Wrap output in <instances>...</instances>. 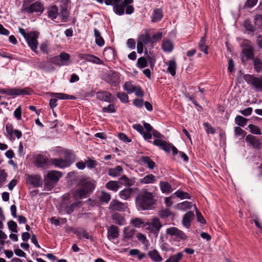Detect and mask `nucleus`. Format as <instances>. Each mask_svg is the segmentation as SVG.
<instances>
[{"label": "nucleus", "instance_id": "28", "mask_svg": "<svg viewBox=\"0 0 262 262\" xmlns=\"http://www.w3.org/2000/svg\"><path fill=\"white\" fill-rule=\"evenodd\" d=\"M135 233V229L129 227H125L123 230V238L129 239L132 238Z\"/></svg>", "mask_w": 262, "mask_h": 262}, {"label": "nucleus", "instance_id": "45", "mask_svg": "<svg viewBox=\"0 0 262 262\" xmlns=\"http://www.w3.org/2000/svg\"><path fill=\"white\" fill-rule=\"evenodd\" d=\"M111 199V195L110 193L104 191L101 192V194L100 196V200L101 202L108 203Z\"/></svg>", "mask_w": 262, "mask_h": 262}, {"label": "nucleus", "instance_id": "5", "mask_svg": "<svg viewBox=\"0 0 262 262\" xmlns=\"http://www.w3.org/2000/svg\"><path fill=\"white\" fill-rule=\"evenodd\" d=\"M244 79L248 84H251L256 90L262 92V76L256 77L247 74L244 76Z\"/></svg>", "mask_w": 262, "mask_h": 262}, {"label": "nucleus", "instance_id": "50", "mask_svg": "<svg viewBox=\"0 0 262 262\" xmlns=\"http://www.w3.org/2000/svg\"><path fill=\"white\" fill-rule=\"evenodd\" d=\"M174 194L178 198H179L181 199H190V196L187 192H185L181 190L177 191Z\"/></svg>", "mask_w": 262, "mask_h": 262}, {"label": "nucleus", "instance_id": "33", "mask_svg": "<svg viewBox=\"0 0 262 262\" xmlns=\"http://www.w3.org/2000/svg\"><path fill=\"white\" fill-rule=\"evenodd\" d=\"M162 49L165 51L170 52L173 50V46L172 42L169 40H164L162 46Z\"/></svg>", "mask_w": 262, "mask_h": 262}, {"label": "nucleus", "instance_id": "29", "mask_svg": "<svg viewBox=\"0 0 262 262\" xmlns=\"http://www.w3.org/2000/svg\"><path fill=\"white\" fill-rule=\"evenodd\" d=\"M94 31L96 43L100 47L103 46L104 44V40L101 37L100 32L96 28L94 29Z\"/></svg>", "mask_w": 262, "mask_h": 262}, {"label": "nucleus", "instance_id": "38", "mask_svg": "<svg viewBox=\"0 0 262 262\" xmlns=\"http://www.w3.org/2000/svg\"><path fill=\"white\" fill-rule=\"evenodd\" d=\"M149 256L150 258L154 261L156 262H160L162 261V258L160 255L159 254L158 252L154 250L152 251H150L149 253Z\"/></svg>", "mask_w": 262, "mask_h": 262}, {"label": "nucleus", "instance_id": "30", "mask_svg": "<svg viewBox=\"0 0 262 262\" xmlns=\"http://www.w3.org/2000/svg\"><path fill=\"white\" fill-rule=\"evenodd\" d=\"M48 16L52 19H55L58 15V8L56 6H52L48 8Z\"/></svg>", "mask_w": 262, "mask_h": 262}, {"label": "nucleus", "instance_id": "9", "mask_svg": "<svg viewBox=\"0 0 262 262\" xmlns=\"http://www.w3.org/2000/svg\"><path fill=\"white\" fill-rule=\"evenodd\" d=\"M0 93L7 94L10 96L28 95L29 93L26 89H0Z\"/></svg>", "mask_w": 262, "mask_h": 262}, {"label": "nucleus", "instance_id": "58", "mask_svg": "<svg viewBox=\"0 0 262 262\" xmlns=\"http://www.w3.org/2000/svg\"><path fill=\"white\" fill-rule=\"evenodd\" d=\"M257 3V0H246L244 6V8H251L255 6Z\"/></svg>", "mask_w": 262, "mask_h": 262}, {"label": "nucleus", "instance_id": "4", "mask_svg": "<svg viewBox=\"0 0 262 262\" xmlns=\"http://www.w3.org/2000/svg\"><path fill=\"white\" fill-rule=\"evenodd\" d=\"M31 2L29 0H24L22 7L20 9L21 12L28 13H33L34 12H39L42 13L44 11L43 5L39 2H36L29 5Z\"/></svg>", "mask_w": 262, "mask_h": 262}, {"label": "nucleus", "instance_id": "26", "mask_svg": "<svg viewBox=\"0 0 262 262\" xmlns=\"http://www.w3.org/2000/svg\"><path fill=\"white\" fill-rule=\"evenodd\" d=\"M167 64L168 66L167 72L172 76L176 75V70L177 68V63L174 59L169 60Z\"/></svg>", "mask_w": 262, "mask_h": 262}, {"label": "nucleus", "instance_id": "7", "mask_svg": "<svg viewBox=\"0 0 262 262\" xmlns=\"http://www.w3.org/2000/svg\"><path fill=\"white\" fill-rule=\"evenodd\" d=\"M166 233L171 236L175 237L178 241L186 240L187 238V236L183 231L174 227L167 228Z\"/></svg>", "mask_w": 262, "mask_h": 262}, {"label": "nucleus", "instance_id": "24", "mask_svg": "<svg viewBox=\"0 0 262 262\" xmlns=\"http://www.w3.org/2000/svg\"><path fill=\"white\" fill-rule=\"evenodd\" d=\"M157 179L155 176L149 174L145 176L144 178L140 179V183L142 184L154 183Z\"/></svg>", "mask_w": 262, "mask_h": 262}, {"label": "nucleus", "instance_id": "34", "mask_svg": "<svg viewBox=\"0 0 262 262\" xmlns=\"http://www.w3.org/2000/svg\"><path fill=\"white\" fill-rule=\"evenodd\" d=\"M124 8L125 6H123L122 3L121 4H119V3L115 4L113 6L114 11L115 13L119 15H121L124 14Z\"/></svg>", "mask_w": 262, "mask_h": 262}, {"label": "nucleus", "instance_id": "63", "mask_svg": "<svg viewBox=\"0 0 262 262\" xmlns=\"http://www.w3.org/2000/svg\"><path fill=\"white\" fill-rule=\"evenodd\" d=\"M59 58L60 61H62L61 63H68L69 64V62H67L70 58V56L69 54L65 52H62L60 54Z\"/></svg>", "mask_w": 262, "mask_h": 262}, {"label": "nucleus", "instance_id": "55", "mask_svg": "<svg viewBox=\"0 0 262 262\" xmlns=\"http://www.w3.org/2000/svg\"><path fill=\"white\" fill-rule=\"evenodd\" d=\"M234 133L236 136H241L243 138L246 135V132L244 130L237 126L234 128Z\"/></svg>", "mask_w": 262, "mask_h": 262}, {"label": "nucleus", "instance_id": "51", "mask_svg": "<svg viewBox=\"0 0 262 262\" xmlns=\"http://www.w3.org/2000/svg\"><path fill=\"white\" fill-rule=\"evenodd\" d=\"M138 40L142 41V43H144L145 44L151 42V38L148 34L141 35L139 37Z\"/></svg>", "mask_w": 262, "mask_h": 262}, {"label": "nucleus", "instance_id": "3", "mask_svg": "<svg viewBox=\"0 0 262 262\" xmlns=\"http://www.w3.org/2000/svg\"><path fill=\"white\" fill-rule=\"evenodd\" d=\"M62 177V173L59 171L52 170L48 172L45 178V188L48 190H51L55 184Z\"/></svg>", "mask_w": 262, "mask_h": 262}, {"label": "nucleus", "instance_id": "52", "mask_svg": "<svg viewBox=\"0 0 262 262\" xmlns=\"http://www.w3.org/2000/svg\"><path fill=\"white\" fill-rule=\"evenodd\" d=\"M60 16L63 22H66L69 16L67 8H62L60 10Z\"/></svg>", "mask_w": 262, "mask_h": 262}, {"label": "nucleus", "instance_id": "43", "mask_svg": "<svg viewBox=\"0 0 262 262\" xmlns=\"http://www.w3.org/2000/svg\"><path fill=\"white\" fill-rule=\"evenodd\" d=\"M87 61L92 62L93 63H95L98 64H102L103 61L98 57L89 54L88 57Z\"/></svg>", "mask_w": 262, "mask_h": 262}, {"label": "nucleus", "instance_id": "53", "mask_svg": "<svg viewBox=\"0 0 262 262\" xmlns=\"http://www.w3.org/2000/svg\"><path fill=\"white\" fill-rule=\"evenodd\" d=\"M183 256V253L180 252L176 254L171 256L169 258L171 262H179Z\"/></svg>", "mask_w": 262, "mask_h": 262}, {"label": "nucleus", "instance_id": "12", "mask_svg": "<svg viewBox=\"0 0 262 262\" xmlns=\"http://www.w3.org/2000/svg\"><path fill=\"white\" fill-rule=\"evenodd\" d=\"M80 203V201L75 202L70 205H68L67 203V200H64L61 203V207L64 209L67 214H71L76 208L79 207Z\"/></svg>", "mask_w": 262, "mask_h": 262}, {"label": "nucleus", "instance_id": "16", "mask_svg": "<svg viewBox=\"0 0 262 262\" xmlns=\"http://www.w3.org/2000/svg\"><path fill=\"white\" fill-rule=\"evenodd\" d=\"M245 140L246 141L249 143L254 148L259 149L261 147L262 144L261 142L255 136L248 135L246 136Z\"/></svg>", "mask_w": 262, "mask_h": 262}, {"label": "nucleus", "instance_id": "47", "mask_svg": "<svg viewBox=\"0 0 262 262\" xmlns=\"http://www.w3.org/2000/svg\"><path fill=\"white\" fill-rule=\"evenodd\" d=\"M205 130L208 134H214L215 132V129L208 122H205L203 124Z\"/></svg>", "mask_w": 262, "mask_h": 262}, {"label": "nucleus", "instance_id": "31", "mask_svg": "<svg viewBox=\"0 0 262 262\" xmlns=\"http://www.w3.org/2000/svg\"><path fill=\"white\" fill-rule=\"evenodd\" d=\"M160 189L163 193H170L172 191V188L167 182L161 181L159 184Z\"/></svg>", "mask_w": 262, "mask_h": 262}, {"label": "nucleus", "instance_id": "44", "mask_svg": "<svg viewBox=\"0 0 262 262\" xmlns=\"http://www.w3.org/2000/svg\"><path fill=\"white\" fill-rule=\"evenodd\" d=\"M123 87L128 94H130L133 93L136 86L133 85L130 81H127L124 83Z\"/></svg>", "mask_w": 262, "mask_h": 262}, {"label": "nucleus", "instance_id": "8", "mask_svg": "<svg viewBox=\"0 0 262 262\" xmlns=\"http://www.w3.org/2000/svg\"><path fill=\"white\" fill-rule=\"evenodd\" d=\"M104 79L111 86H116L119 83V74L116 72L110 71L105 75Z\"/></svg>", "mask_w": 262, "mask_h": 262}, {"label": "nucleus", "instance_id": "21", "mask_svg": "<svg viewBox=\"0 0 262 262\" xmlns=\"http://www.w3.org/2000/svg\"><path fill=\"white\" fill-rule=\"evenodd\" d=\"M140 162L141 164L147 165L148 167L151 169H152L156 165L155 162L148 156H142L140 158Z\"/></svg>", "mask_w": 262, "mask_h": 262}, {"label": "nucleus", "instance_id": "59", "mask_svg": "<svg viewBox=\"0 0 262 262\" xmlns=\"http://www.w3.org/2000/svg\"><path fill=\"white\" fill-rule=\"evenodd\" d=\"M116 111L115 106L113 104H109L107 107H104L102 108L103 113H112Z\"/></svg>", "mask_w": 262, "mask_h": 262}, {"label": "nucleus", "instance_id": "46", "mask_svg": "<svg viewBox=\"0 0 262 262\" xmlns=\"http://www.w3.org/2000/svg\"><path fill=\"white\" fill-rule=\"evenodd\" d=\"M137 65L140 69L144 68L147 65V60L143 57H140L137 60Z\"/></svg>", "mask_w": 262, "mask_h": 262}, {"label": "nucleus", "instance_id": "18", "mask_svg": "<svg viewBox=\"0 0 262 262\" xmlns=\"http://www.w3.org/2000/svg\"><path fill=\"white\" fill-rule=\"evenodd\" d=\"M194 213L190 211L185 213L183 217L182 224L186 228H189L191 225V222L193 219Z\"/></svg>", "mask_w": 262, "mask_h": 262}, {"label": "nucleus", "instance_id": "35", "mask_svg": "<svg viewBox=\"0 0 262 262\" xmlns=\"http://www.w3.org/2000/svg\"><path fill=\"white\" fill-rule=\"evenodd\" d=\"M206 38L205 36H203L201 38L199 44V47L201 51L204 52L205 54H208V46H206Z\"/></svg>", "mask_w": 262, "mask_h": 262}, {"label": "nucleus", "instance_id": "42", "mask_svg": "<svg viewBox=\"0 0 262 262\" xmlns=\"http://www.w3.org/2000/svg\"><path fill=\"white\" fill-rule=\"evenodd\" d=\"M171 212L169 209H162L159 211V216L162 219H166L171 215Z\"/></svg>", "mask_w": 262, "mask_h": 262}, {"label": "nucleus", "instance_id": "54", "mask_svg": "<svg viewBox=\"0 0 262 262\" xmlns=\"http://www.w3.org/2000/svg\"><path fill=\"white\" fill-rule=\"evenodd\" d=\"M117 97L123 103H127L128 101V97L125 93H118Z\"/></svg>", "mask_w": 262, "mask_h": 262}, {"label": "nucleus", "instance_id": "20", "mask_svg": "<svg viewBox=\"0 0 262 262\" xmlns=\"http://www.w3.org/2000/svg\"><path fill=\"white\" fill-rule=\"evenodd\" d=\"M34 163L38 167H45L48 164V159L45 156L39 154L36 155Z\"/></svg>", "mask_w": 262, "mask_h": 262}, {"label": "nucleus", "instance_id": "6", "mask_svg": "<svg viewBox=\"0 0 262 262\" xmlns=\"http://www.w3.org/2000/svg\"><path fill=\"white\" fill-rule=\"evenodd\" d=\"M39 33L37 32H31L29 33V35L26 38L28 46L31 50L36 53H38L36 50L38 47L37 38L38 37Z\"/></svg>", "mask_w": 262, "mask_h": 262}, {"label": "nucleus", "instance_id": "57", "mask_svg": "<svg viewBox=\"0 0 262 262\" xmlns=\"http://www.w3.org/2000/svg\"><path fill=\"white\" fill-rule=\"evenodd\" d=\"M7 174L4 170L0 169V187L3 185V184L6 181Z\"/></svg>", "mask_w": 262, "mask_h": 262}, {"label": "nucleus", "instance_id": "36", "mask_svg": "<svg viewBox=\"0 0 262 262\" xmlns=\"http://www.w3.org/2000/svg\"><path fill=\"white\" fill-rule=\"evenodd\" d=\"M243 53L247 58H250L253 56V50L251 46H245L244 47Z\"/></svg>", "mask_w": 262, "mask_h": 262}, {"label": "nucleus", "instance_id": "19", "mask_svg": "<svg viewBox=\"0 0 262 262\" xmlns=\"http://www.w3.org/2000/svg\"><path fill=\"white\" fill-rule=\"evenodd\" d=\"M70 230L74 234H76L79 239H81L82 237H84L86 239H90L91 238L89 234L83 228H79L75 229L71 228Z\"/></svg>", "mask_w": 262, "mask_h": 262}, {"label": "nucleus", "instance_id": "17", "mask_svg": "<svg viewBox=\"0 0 262 262\" xmlns=\"http://www.w3.org/2000/svg\"><path fill=\"white\" fill-rule=\"evenodd\" d=\"M152 143L157 146L161 147L163 150L166 152H169L170 151L172 145L167 143L165 141H163L161 139L155 140Z\"/></svg>", "mask_w": 262, "mask_h": 262}, {"label": "nucleus", "instance_id": "37", "mask_svg": "<svg viewBox=\"0 0 262 262\" xmlns=\"http://www.w3.org/2000/svg\"><path fill=\"white\" fill-rule=\"evenodd\" d=\"M248 121V119L241 116H237L235 118V123L241 127H244Z\"/></svg>", "mask_w": 262, "mask_h": 262}, {"label": "nucleus", "instance_id": "61", "mask_svg": "<svg viewBox=\"0 0 262 262\" xmlns=\"http://www.w3.org/2000/svg\"><path fill=\"white\" fill-rule=\"evenodd\" d=\"M132 224L135 227H139L140 226L144 224V222L140 218H136L131 221Z\"/></svg>", "mask_w": 262, "mask_h": 262}, {"label": "nucleus", "instance_id": "56", "mask_svg": "<svg viewBox=\"0 0 262 262\" xmlns=\"http://www.w3.org/2000/svg\"><path fill=\"white\" fill-rule=\"evenodd\" d=\"M244 27L247 30L251 32H254L255 31V27L252 25L249 20H246L245 21Z\"/></svg>", "mask_w": 262, "mask_h": 262}, {"label": "nucleus", "instance_id": "64", "mask_svg": "<svg viewBox=\"0 0 262 262\" xmlns=\"http://www.w3.org/2000/svg\"><path fill=\"white\" fill-rule=\"evenodd\" d=\"M255 24L262 29V15L256 14L254 17Z\"/></svg>", "mask_w": 262, "mask_h": 262}, {"label": "nucleus", "instance_id": "14", "mask_svg": "<svg viewBox=\"0 0 262 262\" xmlns=\"http://www.w3.org/2000/svg\"><path fill=\"white\" fill-rule=\"evenodd\" d=\"M27 182L34 187H38L42 184L41 178L38 174L28 176Z\"/></svg>", "mask_w": 262, "mask_h": 262}, {"label": "nucleus", "instance_id": "41", "mask_svg": "<svg viewBox=\"0 0 262 262\" xmlns=\"http://www.w3.org/2000/svg\"><path fill=\"white\" fill-rule=\"evenodd\" d=\"M254 69L256 72L259 73L262 71V61L258 58H255L253 60Z\"/></svg>", "mask_w": 262, "mask_h": 262}, {"label": "nucleus", "instance_id": "32", "mask_svg": "<svg viewBox=\"0 0 262 262\" xmlns=\"http://www.w3.org/2000/svg\"><path fill=\"white\" fill-rule=\"evenodd\" d=\"M162 11L160 9H155L154 11L151 21L156 23L160 21L162 18Z\"/></svg>", "mask_w": 262, "mask_h": 262}, {"label": "nucleus", "instance_id": "13", "mask_svg": "<svg viewBox=\"0 0 262 262\" xmlns=\"http://www.w3.org/2000/svg\"><path fill=\"white\" fill-rule=\"evenodd\" d=\"M50 162L52 164L54 165L55 167L61 168L69 166L72 163V162L68 160H64L61 158L51 159Z\"/></svg>", "mask_w": 262, "mask_h": 262}, {"label": "nucleus", "instance_id": "48", "mask_svg": "<svg viewBox=\"0 0 262 262\" xmlns=\"http://www.w3.org/2000/svg\"><path fill=\"white\" fill-rule=\"evenodd\" d=\"M248 128L251 133L255 135H260L261 132L260 128L256 125L253 124H249Z\"/></svg>", "mask_w": 262, "mask_h": 262}, {"label": "nucleus", "instance_id": "1", "mask_svg": "<svg viewBox=\"0 0 262 262\" xmlns=\"http://www.w3.org/2000/svg\"><path fill=\"white\" fill-rule=\"evenodd\" d=\"M137 206L139 209L148 210L151 209L155 204L152 193L144 191L140 193L136 199Z\"/></svg>", "mask_w": 262, "mask_h": 262}, {"label": "nucleus", "instance_id": "60", "mask_svg": "<svg viewBox=\"0 0 262 262\" xmlns=\"http://www.w3.org/2000/svg\"><path fill=\"white\" fill-rule=\"evenodd\" d=\"M8 226L9 229L12 232H15V233H16L17 232V226L16 223L14 221H13L12 220L9 221L8 222Z\"/></svg>", "mask_w": 262, "mask_h": 262}, {"label": "nucleus", "instance_id": "25", "mask_svg": "<svg viewBox=\"0 0 262 262\" xmlns=\"http://www.w3.org/2000/svg\"><path fill=\"white\" fill-rule=\"evenodd\" d=\"M133 193V189L131 188H126L121 190L119 192V196L121 199L124 200H127L130 198L132 193Z\"/></svg>", "mask_w": 262, "mask_h": 262}, {"label": "nucleus", "instance_id": "2", "mask_svg": "<svg viewBox=\"0 0 262 262\" xmlns=\"http://www.w3.org/2000/svg\"><path fill=\"white\" fill-rule=\"evenodd\" d=\"M81 188L75 191L73 194L76 200L82 199L87 196V195L91 193L95 188V184L90 181L85 180L80 182Z\"/></svg>", "mask_w": 262, "mask_h": 262}, {"label": "nucleus", "instance_id": "22", "mask_svg": "<svg viewBox=\"0 0 262 262\" xmlns=\"http://www.w3.org/2000/svg\"><path fill=\"white\" fill-rule=\"evenodd\" d=\"M151 225L156 230V234L158 235V232L160 230L162 227V225L161 223L160 220L158 217H154L151 219V223H146L145 224V226Z\"/></svg>", "mask_w": 262, "mask_h": 262}, {"label": "nucleus", "instance_id": "39", "mask_svg": "<svg viewBox=\"0 0 262 262\" xmlns=\"http://www.w3.org/2000/svg\"><path fill=\"white\" fill-rule=\"evenodd\" d=\"M120 180L123 181L124 185L128 187H130L134 185L135 183L134 179H129L125 175L121 176L120 178Z\"/></svg>", "mask_w": 262, "mask_h": 262}, {"label": "nucleus", "instance_id": "10", "mask_svg": "<svg viewBox=\"0 0 262 262\" xmlns=\"http://www.w3.org/2000/svg\"><path fill=\"white\" fill-rule=\"evenodd\" d=\"M127 206L117 200H113L110 204L109 209L112 211H124Z\"/></svg>", "mask_w": 262, "mask_h": 262}, {"label": "nucleus", "instance_id": "62", "mask_svg": "<svg viewBox=\"0 0 262 262\" xmlns=\"http://www.w3.org/2000/svg\"><path fill=\"white\" fill-rule=\"evenodd\" d=\"M180 208L183 210H187L188 209H190L192 206V204L191 202L188 201H185L181 204H179Z\"/></svg>", "mask_w": 262, "mask_h": 262}, {"label": "nucleus", "instance_id": "49", "mask_svg": "<svg viewBox=\"0 0 262 262\" xmlns=\"http://www.w3.org/2000/svg\"><path fill=\"white\" fill-rule=\"evenodd\" d=\"M194 209H195V212H196V215L198 222H199L203 224H206V221H205V219L202 216L201 212L198 210L195 205H194Z\"/></svg>", "mask_w": 262, "mask_h": 262}, {"label": "nucleus", "instance_id": "27", "mask_svg": "<svg viewBox=\"0 0 262 262\" xmlns=\"http://www.w3.org/2000/svg\"><path fill=\"white\" fill-rule=\"evenodd\" d=\"M105 186L109 190L117 191L120 187V185L118 181H110L106 184Z\"/></svg>", "mask_w": 262, "mask_h": 262}, {"label": "nucleus", "instance_id": "40", "mask_svg": "<svg viewBox=\"0 0 262 262\" xmlns=\"http://www.w3.org/2000/svg\"><path fill=\"white\" fill-rule=\"evenodd\" d=\"M112 219L115 222L119 225H122L124 224V218L118 214H115L113 215Z\"/></svg>", "mask_w": 262, "mask_h": 262}, {"label": "nucleus", "instance_id": "11", "mask_svg": "<svg viewBox=\"0 0 262 262\" xmlns=\"http://www.w3.org/2000/svg\"><path fill=\"white\" fill-rule=\"evenodd\" d=\"M119 236V229L115 225H112L107 228V237L110 240L117 238Z\"/></svg>", "mask_w": 262, "mask_h": 262}, {"label": "nucleus", "instance_id": "15", "mask_svg": "<svg viewBox=\"0 0 262 262\" xmlns=\"http://www.w3.org/2000/svg\"><path fill=\"white\" fill-rule=\"evenodd\" d=\"M97 98L101 101L108 102H112L115 99L111 93L107 91H100L96 94Z\"/></svg>", "mask_w": 262, "mask_h": 262}, {"label": "nucleus", "instance_id": "23", "mask_svg": "<svg viewBox=\"0 0 262 262\" xmlns=\"http://www.w3.org/2000/svg\"><path fill=\"white\" fill-rule=\"evenodd\" d=\"M123 170L120 166H117L115 168H110L108 169V174L113 177L120 176Z\"/></svg>", "mask_w": 262, "mask_h": 262}]
</instances>
